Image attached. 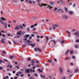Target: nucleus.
<instances>
[{"label": "nucleus", "mask_w": 79, "mask_h": 79, "mask_svg": "<svg viewBox=\"0 0 79 79\" xmlns=\"http://www.w3.org/2000/svg\"><path fill=\"white\" fill-rule=\"evenodd\" d=\"M76 41L77 42H79V40H76Z\"/></svg>", "instance_id": "nucleus-54"}, {"label": "nucleus", "mask_w": 79, "mask_h": 79, "mask_svg": "<svg viewBox=\"0 0 79 79\" xmlns=\"http://www.w3.org/2000/svg\"><path fill=\"white\" fill-rule=\"evenodd\" d=\"M75 47L76 48H79V47H78V45H75Z\"/></svg>", "instance_id": "nucleus-19"}, {"label": "nucleus", "mask_w": 79, "mask_h": 79, "mask_svg": "<svg viewBox=\"0 0 79 79\" xmlns=\"http://www.w3.org/2000/svg\"><path fill=\"white\" fill-rule=\"evenodd\" d=\"M73 51H70V54H73Z\"/></svg>", "instance_id": "nucleus-34"}, {"label": "nucleus", "mask_w": 79, "mask_h": 79, "mask_svg": "<svg viewBox=\"0 0 79 79\" xmlns=\"http://www.w3.org/2000/svg\"><path fill=\"white\" fill-rule=\"evenodd\" d=\"M34 25H32L30 27V28H34Z\"/></svg>", "instance_id": "nucleus-32"}, {"label": "nucleus", "mask_w": 79, "mask_h": 79, "mask_svg": "<svg viewBox=\"0 0 79 79\" xmlns=\"http://www.w3.org/2000/svg\"><path fill=\"white\" fill-rule=\"evenodd\" d=\"M56 10H57V8L55 7L54 10V12H56Z\"/></svg>", "instance_id": "nucleus-24"}, {"label": "nucleus", "mask_w": 79, "mask_h": 79, "mask_svg": "<svg viewBox=\"0 0 79 79\" xmlns=\"http://www.w3.org/2000/svg\"><path fill=\"white\" fill-rule=\"evenodd\" d=\"M2 52L4 54H6V52L5 51H3Z\"/></svg>", "instance_id": "nucleus-29"}, {"label": "nucleus", "mask_w": 79, "mask_h": 79, "mask_svg": "<svg viewBox=\"0 0 79 79\" xmlns=\"http://www.w3.org/2000/svg\"><path fill=\"white\" fill-rule=\"evenodd\" d=\"M73 76V74H70V75L69 77H71L72 76Z\"/></svg>", "instance_id": "nucleus-45"}, {"label": "nucleus", "mask_w": 79, "mask_h": 79, "mask_svg": "<svg viewBox=\"0 0 79 79\" xmlns=\"http://www.w3.org/2000/svg\"><path fill=\"white\" fill-rule=\"evenodd\" d=\"M31 64L32 66H34L35 65V64H34V63H31Z\"/></svg>", "instance_id": "nucleus-43"}, {"label": "nucleus", "mask_w": 79, "mask_h": 79, "mask_svg": "<svg viewBox=\"0 0 79 79\" xmlns=\"http://www.w3.org/2000/svg\"><path fill=\"white\" fill-rule=\"evenodd\" d=\"M38 5L39 6H40L41 7H42V6H46V4H40V3H39L38 4Z\"/></svg>", "instance_id": "nucleus-6"}, {"label": "nucleus", "mask_w": 79, "mask_h": 79, "mask_svg": "<svg viewBox=\"0 0 79 79\" xmlns=\"http://www.w3.org/2000/svg\"><path fill=\"white\" fill-rule=\"evenodd\" d=\"M54 61H57V60L55 58L54 59Z\"/></svg>", "instance_id": "nucleus-56"}, {"label": "nucleus", "mask_w": 79, "mask_h": 79, "mask_svg": "<svg viewBox=\"0 0 79 79\" xmlns=\"http://www.w3.org/2000/svg\"><path fill=\"white\" fill-rule=\"evenodd\" d=\"M32 3H33V4H35V2L34 1H32Z\"/></svg>", "instance_id": "nucleus-58"}, {"label": "nucleus", "mask_w": 79, "mask_h": 79, "mask_svg": "<svg viewBox=\"0 0 79 79\" xmlns=\"http://www.w3.org/2000/svg\"><path fill=\"white\" fill-rule=\"evenodd\" d=\"M51 42H53L54 43V44H56V42L55 41V40H51Z\"/></svg>", "instance_id": "nucleus-26"}, {"label": "nucleus", "mask_w": 79, "mask_h": 79, "mask_svg": "<svg viewBox=\"0 0 79 79\" xmlns=\"http://www.w3.org/2000/svg\"><path fill=\"white\" fill-rule=\"evenodd\" d=\"M41 77L42 78H45V76L43 75L42 74H41L40 75Z\"/></svg>", "instance_id": "nucleus-16"}, {"label": "nucleus", "mask_w": 79, "mask_h": 79, "mask_svg": "<svg viewBox=\"0 0 79 79\" xmlns=\"http://www.w3.org/2000/svg\"><path fill=\"white\" fill-rule=\"evenodd\" d=\"M0 64H2V60H1V59H0Z\"/></svg>", "instance_id": "nucleus-61"}, {"label": "nucleus", "mask_w": 79, "mask_h": 79, "mask_svg": "<svg viewBox=\"0 0 79 79\" xmlns=\"http://www.w3.org/2000/svg\"><path fill=\"white\" fill-rule=\"evenodd\" d=\"M19 36L18 35L16 37H15V38H19Z\"/></svg>", "instance_id": "nucleus-39"}, {"label": "nucleus", "mask_w": 79, "mask_h": 79, "mask_svg": "<svg viewBox=\"0 0 79 79\" xmlns=\"http://www.w3.org/2000/svg\"><path fill=\"white\" fill-rule=\"evenodd\" d=\"M6 40V39L5 38H2V39L1 40V42H2V43H3V44H5V43L4 42Z\"/></svg>", "instance_id": "nucleus-3"}, {"label": "nucleus", "mask_w": 79, "mask_h": 79, "mask_svg": "<svg viewBox=\"0 0 79 79\" xmlns=\"http://www.w3.org/2000/svg\"><path fill=\"white\" fill-rule=\"evenodd\" d=\"M14 56H10V59H13V58H14Z\"/></svg>", "instance_id": "nucleus-17"}, {"label": "nucleus", "mask_w": 79, "mask_h": 79, "mask_svg": "<svg viewBox=\"0 0 79 79\" xmlns=\"http://www.w3.org/2000/svg\"><path fill=\"white\" fill-rule=\"evenodd\" d=\"M21 31H18L17 33V35H21Z\"/></svg>", "instance_id": "nucleus-8"}, {"label": "nucleus", "mask_w": 79, "mask_h": 79, "mask_svg": "<svg viewBox=\"0 0 79 79\" xmlns=\"http://www.w3.org/2000/svg\"><path fill=\"white\" fill-rule=\"evenodd\" d=\"M32 2L31 1V0H29L28 2H29V3H32Z\"/></svg>", "instance_id": "nucleus-38"}, {"label": "nucleus", "mask_w": 79, "mask_h": 79, "mask_svg": "<svg viewBox=\"0 0 79 79\" xmlns=\"http://www.w3.org/2000/svg\"><path fill=\"white\" fill-rule=\"evenodd\" d=\"M23 74V73L22 72L19 71L18 72V73H17L16 76H19V74Z\"/></svg>", "instance_id": "nucleus-4"}, {"label": "nucleus", "mask_w": 79, "mask_h": 79, "mask_svg": "<svg viewBox=\"0 0 79 79\" xmlns=\"http://www.w3.org/2000/svg\"><path fill=\"white\" fill-rule=\"evenodd\" d=\"M33 45V44H28V45H29L30 46H32Z\"/></svg>", "instance_id": "nucleus-36"}, {"label": "nucleus", "mask_w": 79, "mask_h": 79, "mask_svg": "<svg viewBox=\"0 0 79 79\" xmlns=\"http://www.w3.org/2000/svg\"><path fill=\"white\" fill-rule=\"evenodd\" d=\"M63 18H64V19H68V17L66 15H63Z\"/></svg>", "instance_id": "nucleus-7"}, {"label": "nucleus", "mask_w": 79, "mask_h": 79, "mask_svg": "<svg viewBox=\"0 0 79 79\" xmlns=\"http://www.w3.org/2000/svg\"><path fill=\"white\" fill-rule=\"evenodd\" d=\"M20 28V27L19 26H17L16 27H15V29H19Z\"/></svg>", "instance_id": "nucleus-12"}, {"label": "nucleus", "mask_w": 79, "mask_h": 79, "mask_svg": "<svg viewBox=\"0 0 79 79\" xmlns=\"http://www.w3.org/2000/svg\"><path fill=\"white\" fill-rule=\"evenodd\" d=\"M29 71H30V70H29V69H26L25 70V72H26L27 73H29Z\"/></svg>", "instance_id": "nucleus-11"}, {"label": "nucleus", "mask_w": 79, "mask_h": 79, "mask_svg": "<svg viewBox=\"0 0 79 79\" xmlns=\"http://www.w3.org/2000/svg\"><path fill=\"white\" fill-rule=\"evenodd\" d=\"M36 63H39V62L38 60H36Z\"/></svg>", "instance_id": "nucleus-62"}, {"label": "nucleus", "mask_w": 79, "mask_h": 79, "mask_svg": "<svg viewBox=\"0 0 79 79\" xmlns=\"http://www.w3.org/2000/svg\"><path fill=\"white\" fill-rule=\"evenodd\" d=\"M2 36L3 37H5V34L2 35Z\"/></svg>", "instance_id": "nucleus-50"}, {"label": "nucleus", "mask_w": 79, "mask_h": 79, "mask_svg": "<svg viewBox=\"0 0 79 79\" xmlns=\"http://www.w3.org/2000/svg\"><path fill=\"white\" fill-rule=\"evenodd\" d=\"M29 37V35H26L24 36V38H28Z\"/></svg>", "instance_id": "nucleus-10"}, {"label": "nucleus", "mask_w": 79, "mask_h": 79, "mask_svg": "<svg viewBox=\"0 0 79 79\" xmlns=\"http://www.w3.org/2000/svg\"><path fill=\"white\" fill-rule=\"evenodd\" d=\"M69 5H72V3L70 2V3H69Z\"/></svg>", "instance_id": "nucleus-64"}, {"label": "nucleus", "mask_w": 79, "mask_h": 79, "mask_svg": "<svg viewBox=\"0 0 79 79\" xmlns=\"http://www.w3.org/2000/svg\"><path fill=\"white\" fill-rule=\"evenodd\" d=\"M59 26L58 25H53V27H55V28H56V27H58Z\"/></svg>", "instance_id": "nucleus-13"}, {"label": "nucleus", "mask_w": 79, "mask_h": 79, "mask_svg": "<svg viewBox=\"0 0 79 79\" xmlns=\"http://www.w3.org/2000/svg\"><path fill=\"white\" fill-rule=\"evenodd\" d=\"M64 42H65V40H63L61 42V44H63V43H64Z\"/></svg>", "instance_id": "nucleus-23"}, {"label": "nucleus", "mask_w": 79, "mask_h": 79, "mask_svg": "<svg viewBox=\"0 0 79 79\" xmlns=\"http://www.w3.org/2000/svg\"><path fill=\"white\" fill-rule=\"evenodd\" d=\"M31 37H34V34H32L31 35Z\"/></svg>", "instance_id": "nucleus-60"}, {"label": "nucleus", "mask_w": 79, "mask_h": 79, "mask_svg": "<svg viewBox=\"0 0 79 79\" xmlns=\"http://www.w3.org/2000/svg\"><path fill=\"white\" fill-rule=\"evenodd\" d=\"M58 12H63V9H58L57 10Z\"/></svg>", "instance_id": "nucleus-9"}, {"label": "nucleus", "mask_w": 79, "mask_h": 79, "mask_svg": "<svg viewBox=\"0 0 79 79\" xmlns=\"http://www.w3.org/2000/svg\"><path fill=\"white\" fill-rule=\"evenodd\" d=\"M66 32H67V33H68V34H71V33H70V32L69 31H67Z\"/></svg>", "instance_id": "nucleus-59"}, {"label": "nucleus", "mask_w": 79, "mask_h": 79, "mask_svg": "<svg viewBox=\"0 0 79 79\" xmlns=\"http://www.w3.org/2000/svg\"><path fill=\"white\" fill-rule=\"evenodd\" d=\"M35 44H34L32 45V47H34L35 46Z\"/></svg>", "instance_id": "nucleus-51"}, {"label": "nucleus", "mask_w": 79, "mask_h": 79, "mask_svg": "<svg viewBox=\"0 0 79 79\" xmlns=\"http://www.w3.org/2000/svg\"><path fill=\"white\" fill-rule=\"evenodd\" d=\"M8 42L9 44H10V45H11V42H10V41H8Z\"/></svg>", "instance_id": "nucleus-42"}, {"label": "nucleus", "mask_w": 79, "mask_h": 79, "mask_svg": "<svg viewBox=\"0 0 79 79\" xmlns=\"http://www.w3.org/2000/svg\"><path fill=\"white\" fill-rule=\"evenodd\" d=\"M34 50L35 52H37V50H38V51H39V52H40L41 51V49L39 48H38L37 49V47H35L34 48Z\"/></svg>", "instance_id": "nucleus-2"}, {"label": "nucleus", "mask_w": 79, "mask_h": 79, "mask_svg": "<svg viewBox=\"0 0 79 79\" xmlns=\"http://www.w3.org/2000/svg\"><path fill=\"white\" fill-rule=\"evenodd\" d=\"M77 37H79V33H78V34H77Z\"/></svg>", "instance_id": "nucleus-63"}, {"label": "nucleus", "mask_w": 79, "mask_h": 79, "mask_svg": "<svg viewBox=\"0 0 79 79\" xmlns=\"http://www.w3.org/2000/svg\"><path fill=\"white\" fill-rule=\"evenodd\" d=\"M20 28L21 29H23V27H22V26H21V25L20 26Z\"/></svg>", "instance_id": "nucleus-53"}, {"label": "nucleus", "mask_w": 79, "mask_h": 79, "mask_svg": "<svg viewBox=\"0 0 79 79\" xmlns=\"http://www.w3.org/2000/svg\"><path fill=\"white\" fill-rule=\"evenodd\" d=\"M77 71H78V69H77L75 70V73H77Z\"/></svg>", "instance_id": "nucleus-27"}, {"label": "nucleus", "mask_w": 79, "mask_h": 79, "mask_svg": "<svg viewBox=\"0 0 79 79\" xmlns=\"http://www.w3.org/2000/svg\"><path fill=\"white\" fill-rule=\"evenodd\" d=\"M65 59L66 60H70V59H71V58L70 57L65 58Z\"/></svg>", "instance_id": "nucleus-18"}, {"label": "nucleus", "mask_w": 79, "mask_h": 79, "mask_svg": "<svg viewBox=\"0 0 79 79\" xmlns=\"http://www.w3.org/2000/svg\"><path fill=\"white\" fill-rule=\"evenodd\" d=\"M17 68L18 69H19V66H15V68Z\"/></svg>", "instance_id": "nucleus-48"}, {"label": "nucleus", "mask_w": 79, "mask_h": 79, "mask_svg": "<svg viewBox=\"0 0 79 79\" xmlns=\"http://www.w3.org/2000/svg\"><path fill=\"white\" fill-rule=\"evenodd\" d=\"M59 70H60V73H61V74H62V73H63V69H62V68H61V67H60L59 68Z\"/></svg>", "instance_id": "nucleus-5"}, {"label": "nucleus", "mask_w": 79, "mask_h": 79, "mask_svg": "<svg viewBox=\"0 0 79 79\" xmlns=\"http://www.w3.org/2000/svg\"><path fill=\"white\" fill-rule=\"evenodd\" d=\"M62 1H63V0H60V1H59L58 2H57L56 3L57 4H58V3H60V2H62Z\"/></svg>", "instance_id": "nucleus-33"}, {"label": "nucleus", "mask_w": 79, "mask_h": 79, "mask_svg": "<svg viewBox=\"0 0 79 79\" xmlns=\"http://www.w3.org/2000/svg\"><path fill=\"white\" fill-rule=\"evenodd\" d=\"M49 8L50 9H51L52 8V6H49Z\"/></svg>", "instance_id": "nucleus-57"}, {"label": "nucleus", "mask_w": 79, "mask_h": 79, "mask_svg": "<svg viewBox=\"0 0 79 79\" xmlns=\"http://www.w3.org/2000/svg\"><path fill=\"white\" fill-rule=\"evenodd\" d=\"M50 5H53V4H54V3L53 2H50Z\"/></svg>", "instance_id": "nucleus-28"}, {"label": "nucleus", "mask_w": 79, "mask_h": 79, "mask_svg": "<svg viewBox=\"0 0 79 79\" xmlns=\"http://www.w3.org/2000/svg\"><path fill=\"white\" fill-rule=\"evenodd\" d=\"M34 76H36V77H38V75L36 73H35L33 74Z\"/></svg>", "instance_id": "nucleus-14"}, {"label": "nucleus", "mask_w": 79, "mask_h": 79, "mask_svg": "<svg viewBox=\"0 0 79 79\" xmlns=\"http://www.w3.org/2000/svg\"><path fill=\"white\" fill-rule=\"evenodd\" d=\"M37 23H35V24L34 25V26L35 27V26H37Z\"/></svg>", "instance_id": "nucleus-55"}, {"label": "nucleus", "mask_w": 79, "mask_h": 79, "mask_svg": "<svg viewBox=\"0 0 79 79\" xmlns=\"http://www.w3.org/2000/svg\"><path fill=\"white\" fill-rule=\"evenodd\" d=\"M34 62H35V61L33 60H31V63H34Z\"/></svg>", "instance_id": "nucleus-52"}, {"label": "nucleus", "mask_w": 79, "mask_h": 79, "mask_svg": "<svg viewBox=\"0 0 79 79\" xmlns=\"http://www.w3.org/2000/svg\"><path fill=\"white\" fill-rule=\"evenodd\" d=\"M66 77H62L61 79H65Z\"/></svg>", "instance_id": "nucleus-41"}, {"label": "nucleus", "mask_w": 79, "mask_h": 79, "mask_svg": "<svg viewBox=\"0 0 79 79\" xmlns=\"http://www.w3.org/2000/svg\"><path fill=\"white\" fill-rule=\"evenodd\" d=\"M29 78L30 79H34V78H33V77H29Z\"/></svg>", "instance_id": "nucleus-25"}, {"label": "nucleus", "mask_w": 79, "mask_h": 79, "mask_svg": "<svg viewBox=\"0 0 79 79\" xmlns=\"http://www.w3.org/2000/svg\"><path fill=\"white\" fill-rule=\"evenodd\" d=\"M69 15H73V11H69Z\"/></svg>", "instance_id": "nucleus-15"}, {"label": "nucleus", "mask_w": 79, "mask_h": 79, "mask_svg": "<svg viewBox=\"0 0 79 79\" xmlns=\"http://www.w3.org/2000/svg\"><path fill=\"white\" fill-rule=\"evenodd\" d=\"M22 26H23V27H26V25L24 24H22Z\"/></svg>", "instance_id": "nucleus-49"}, {"label": "nucleus", "mask_w": 79, "mask_h": 79, "mask_svg": "<svg viewBox=\"0 0 79 79\" xmlns=\"http://www.w3.org/2000/svg\"><path fill=\"white\" fill-rule=\"evenodd\" d=\"M64 9L66 12H68V8H67L65 7Z\"/></svg>", "instance_id": "nucleus-21"}, {"label": "nucleus", "mask_w": 79, "mask_h": 79, "mask_svg": "<svg viewBox=\"0 0 79 79\" xmlns=\"http://www.w3.org/2000/svg\"><path fill=\"white\" fill-rule=\"evenodd\" d=\"M72 58L73 59H75L76 57H75V56H73L72 57Z\"/></svg>", "instance_id": "nucleus-40"}, {"label": "nucleus", "mask_w": 79, "mask_h": 79, "mask_svg": "<svg viewBox=\"0 0 79 79\" xmlns=\"http://www.w3.org/2000/svg\"><path fill=\"white\" fill-rule=\"evenodd\" d=\"M35 68H36V67L35 66H34L32 67V69H35Z\"/></svg>", "instance_id": "nucleus-47"}, {"label": "nucleus", "mask_w": 79, "mask_h": 79, "mask_svg": "<svg viewBox=\"0 0 79 79\" xmlns=\"http://www.w3.org/2000/svg\"><path fill=\"white\" fill-rule=\"evenodd\" d=\"M48 36H46V42H48Z\"/></svg>", "instance_id": "nucleus-22"}, {"label": "nucleus", "mask_w": 79, "mask_h": 79, "mask_svg": "<svg viewBox=\"0 0 79 79\" xmlns=\"http://www.w3.org/2000/svg\"><path fill=\"white\" fill-rule=\"evenodd\" d=\"M27 42H28V43H31L32 42H31L29 40H27Z\"/></svg>", "instance_id": "nucleus-30"}, {"label": "nucleus", "mask_w": 79, "mask_h": 79, "mask_svg": "<svg viewBox=\"0 0 79 79\" xmlns=\"http://www.w3.org/2000/svg\"><path fill=\"white\" fill-rule=\"evenodd\" d=\"M49 63H52V60H49Z\"/></svg>", "instance_id": "nucleus-44"}, {"label": "nucleus", "mask_w": 79, "mask_h": 79, "mask_svg": "<svg viewBox=\"0 0 79 79\" xmlns=\"http://www.w3.org/2000/svg\"><path fill=\"white\" fill-rule=\"evenodd\" d=\"M1 32H2V33H6V31H3L2 30L1 31Z\"/></svg>", "instance_id": "nucleus-37"}, {"label": "nucleus", "mask_w": 79, "mask_h": 79, "mask_svg": "<svg viewBox=\"0 0 79 79\" xmlns=\"http://www.w3.org/2000/svg\"><path fill=\"white\" fill-rule=\"evenodd\" d=\"M78 32H77V31H76L74 33V34L77 35L78 34Z\"/></svg>", "instance_id": "nucleus-31"}, {"label": "nucleus", "mask_w": 79, "mask_h": 79, "mask_svg": "<svg viewBox=\"0 0 79 79\" xmlns=\"http://www.w3.org/2000/svg\"><path fill=\"white\" fill-rule=\"evenodd\" d=\"M30 29V28H27V31H30V30H29V29Z\"/></svg>", "instance_id": "nucleus-46"}, {"label": "nucleus", "mask_w": 79, "mask_h": 79, "mask_svg": "<svg viewBox=\"0 0 79 79\" xmlns=\"http://www.w3.org/2000/svg\"><path fill=\"white\" fill-rule=\"evenodd\" d=\"M69 52V50H68L67 51V52H66L65 53V55H67V54H68V52Z\"/></svg>", "instance_id": "nucleus-20"}, {"label": "nucleus", "mask_w": 79, "mask_h": 79, "mask_svg": "<svg viewBox=\"0 0 79 79\" xmlns=\"http://www.w3.org/2000/svg\"><path fill=\"white\" fill-rule=\"evenodd\" d=\"M7 19H5L3 17H2L1 18V19H0V22L4 25V26H5L4 28H6V29L7 28V24H6V23L5 22H3L2 21H7Z\"/></svg>", "instance_id": "nucleus-1"}, {"label": "nucleus", "mask_w": 79, "mask_h": 79, "mask_svg": "<svg viewBox=\"0 0 79 79\" xmlns=\"http://www.w3.org/2000/svg\"><path fill=\"white\" fill-rule=\"evenodd\" d=\"M13 42L14 44H15V45L17 44V43H16V42L15 41H14V40H13Z\"/></svg>", "instance_id": "nucleus-35"}]
</instances>
